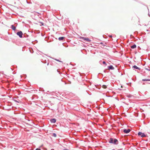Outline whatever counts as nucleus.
Segmentation results:
<instances>
[{"label":"nucleus","mask_w":150,"mask_h":150,"mask_svg":"<svg viewBox=\"0 0 150 150\" xmlns=\"http://www.w3.org/2000/svg\"><path fill=\"white\" fill-rule=\"evenodd\" d=\"M16 34L19 36V38L23 37V34L21 31H20L16 33Z\"/></svg>","instance_id":"nucleus-1"},{"label":"nucleus","mask_w":150,"mask_h":150,"mask_svg":"<svg viewBox=\"0 0 150 150\" xmlns=\"http://www.w3.org/2000/svg\"><path fill=\"white\" fill-rule=\"evenodd\" d=\"M139 136H140L142 137H146V135H145L144 133L142 132H139L138 134Z\"/></svg>","instance_id":"nucleus-2"},{"label":"nucleus","mask_w":150,"mask_h":150,"mask_svg":"<svg viewBox=\"0 0 150 150\" xmlns=\"http://www.w3.org/2000/svg\"><path fill=\"white\" fill-rule=\"evenodd\" d=\"M83 40L86 42H89L91 41V40L89 38H82Z\"/></svg>","instance_id":"nucleus-3"},{"label":"nucleus","mask_w":150,"mask_h":150,"mask_svg":"<svg viewBox=\"0 0 150 150\" xmlns=\"http://www.w3.org/2000/svg\"><path fill=\"white\" fill-rule=\"evenodd\" d=\"M130 131V130L129 129H124L123 130L124 132L125 133H129Z\"/></svg>","instance_id":"nucleus-4"},{"label":"nucleus","mask_w":150,"mask_h":150,"mask_svg":"<svg viewBox=\"0 0 150 150\" xmlns=\"http://www.w3.org/2000/svg\"><path fill=\"white\" fill-rule=\"evenodd\" d=\"M113 144H118V140L116 139H114Z\"/></svg>","instance_id":"nucleus-5"},{"label":"nucleus","mask_w":150,"mask_h":150,"mask_svg":"<svg viewBox=\"0 0 150 150\" xmlns=\"http://www.w3.org/2000/svg\"><path fill=\"white\" fill-rule=\"evenodd\" d=\"M11 28L13 30H15L16 29V27L13 25H11Z\"/></svg>","instance_id":"nucleus-6"},{"label":"nucleus","mask_w":150,"mask_h":150,"mask_svg":"<svg viewBox=\"0 0 150 150\" xmlns=\"http://www.w3.org/2000/svg\"><path fill=\"white\" fill-rule=\"evenodd\" d=\"M50 122L52 123H55L56 122V120L55 119H52L50 120Z\"/></svg>","instance_id":"nucleus-7"},{"label":"nucleus","mask_w":150,"mask_h":150,"mask_svg":"<svg viewBox=\"0 0 150 150\" xmlns=\"http://www.w3.org/2000/svg\"><path fill=\"white\" fill-rule=\"evenodd\" d=\"M114 140L112 138H111L110 139V140L109 141V142L110 143H113Z\"/></svg>","instance_id":"nucleus-8"},{"label":"nucleus","mask_w":150,"mask_h":150,"mask_svg":"<svg viewBox=\"0 0 150 150\" xmlns=\"http://www.w3.org/2000/svg\"><path fill=\"white\" fill-rule=\"evenodd\" d=\"M23 35L24 38H27L29 37V35L26 33H24Z\"/></svg>","instance_id":"nucleus-9"},{"label":"nucleus","mask_w":150,"mask_h":150,"mask_svg":"<svg viewBox=\"0 0 150 150\" xmlns=\"http://www.w3.org/2000/svg\"><path fill=\"white\" fill-rule=\"evenodd\" d=\"M109 69H114V68L112 66L110 65V66L108 67Z\"/></svg>","instance_id":"nucleus-10"},{"label":"nucleus","mask_w":150,"mask_h":150,"mask_svg":"<svg viewBox=\"0 0 150 150\" xmlns=\"http://www.w3.org/2000/svg\"><path fill=\"white\" fill-rule=\"evenodd\" d=\"M143 81H150V79H142Z\"/></svg>","instance_id":"nucleus-11"},{"label":"nucleus","mask_w":150,"mask_h":150,"mask_svg":"<svg viewBox=\"0 0 150 150\" xmlns=\"http://www.w3.org/2000/svg\"><path fill=\"white\" fill-rule=\"evenodd\" d=\"M102 88L104 89H106L107 88V86L106 85H102Z\"/></svg>","instance_id":"nucleus-12"},{"label":"nucleus","mask_w":150,"mask_h":150,"mask_svg":"<svg viewBox=\"0 0 150 150\" xmlns=\"http://www.w3.org/2000/svg\"><path fill=\"white\" fill-rule=\"evenodd\" d=\"M136 47V45H133L131 46V48L134 49Z\"/></svg>","instance_id":"nucleus-13"},{"label":"nucleus","mask_w":150,"mask_h":150,"mask_svg":"<svg viewBox=\"0 0 150 150\" xmlns=\"http://www.w3.org/2000/svg\"><path fill=\"white\" fill-rule=\"evenodd\" d=\"M133 67L135 68V69H139V70L140 69L139 68H138V67H137V66H133Z\"/></svg>","instance_id":"nucleus-14"},{"label":"nucleus","mask_w":150,"mask_h":150,"mask_svg":"<svg viewBox=\"0 0 150 150\" xmlns=\"http://www.w3.org/2000/svg\"><path fill=\"white\" fill-rule=\"evenodd\" d=\"M64 38H58L59 40L60 41L63 40Z\"/></svg>","instance_id":"nucleus-15"},{"label":"nucleus","mask_w":150,"mask_h":150,"mask_svg":"<svg viewBox=\"0 0 150 150\" xmlns=\"http://www.w3.org/2000/svg\"><path fill=\"white\" fill-rule=\"evenodd\" d=\"M53 136L54 137H56L57 135L55 133H54L53 134Z\"/></svg>","instance_id":"nucleus-16"},{"label":"nucleus","mask_w":150,"mask_h":150,"mask_svg":"<svg viewBox=\"0 0 150 150\" xmlns=\"http://www.w3.org/2000/svg\"><path fill=\"white\" fill-rule=\"evenodd\" d=\"M103 63L104 64H105L106 66L107 65V64L105 63V61L103 62Z\"/></svg>","instance_id":"nucleus-17"},{"label":"nucleus","mask_w":150,"mask_h":150,"mask_svg":"<svg viewBox=\"0 0 150 150\" xmlns=\"http://www.w3.org/2000/svg\"><path fill=\"white\" fill-rule=\"evenodd\" d=\"M109 38H112V35H108Z\"/></svg>","instance_id":"nucleus-18"},{"label":"nucleus","mask_w":150,"mask_h":150,"mask_svg":"<svg viewBox=\"0 0 150 150\" xmlns=\"http://www.w3.org/2000/svg\"><path fill=\"white\" fill-rule=\"evenodd\" d=\"M40 23L42 25H44V23H42V22H40Z\"/></svg>","instance_id":"nucleus-19"},{"label":"nucleus","mask_w":150,"mask_h":150,"mask_svg":"<svg viewBox=\"0 0 150 150\" xmlns=\"http://www.w3.org/2000/svg\"><path fill=\"white\" fill-rule=\"evenodd\" d=\"M35 150H41L39 148H37Z\"/></svg>","instance_id":"nucleus-20"},{"label":"nucleus","mask_w":150,"mask_h":150,"mask_svg":"<svg viewBox=\"0 0 150 150\" xmlns=\"http://www.w3.org/2000/svg\"><path fill=\"white\" fill-rule=\"evenodd\" d=\"M105 35H103V38H105Z\"/></svg>","instance_id":"nucleus-21"},{"label":"nucleus","mask_w":150,"mask_h":150,"mask_svg":"<svg viewBox=\"0 0 150 150\" xmlns=\"http://www.w3.org/2000/svg\"><path fill=\"white\" fill-rule=\"evenodd\" d=\"M59 38H65V37H64L62 36V37H59Z\"/></svg>","instance_id":"nucleus-22"},{"label":"nucleus","mask_w":150,"mask_h":150,"mask_svg":"<svg viewBox=\"0 0 150 150\" xmlns=\"http://www.w3.org/2000/svg\"><path fill=\"white\" fill-rule=\"evenodd\" d=\"M79 38H84V37H79Z\"/></svg>","instance_id":"nucleus-23"},{"label":"nucleus","mask_w":150,"mask_h":150,"mask_svg":"<svg viewBox=\"0 0 150 150\" xmlns=\"http://www.w3.org/2000/svg\"><path fill=\"white\" fill-rule=\"evenodd\" d=\"M131 36H132V35H130V37H131Z\"/></svg>","instance_id":"nucleus-24"},{"label":"nucleus","mask_w":150,"mask_h":150,"mask_svg":"<svg viewBox=\"0 0 150 150\" xmlns=\"http://www.w3.org/2000/svg\"><path fill=\"white\" fill-rule=\"evenodd\" d=\"M121 88L123 87H122V86H121Z\"/></svg>","instance_id":"nucleus-25"},{"label":"nucleus","mask_w":150,"mask_h":150,"mask_svg":"<svg viewBox=\"0 0 150 150\" xmlns=\"http://www.w3.org/2000/svg\"><path fill=\"white\" fill-rule=\"evenodd\" d=\"M149 16L150 17V14L149 15Z\"/></svg>","instance_id":"nucleus-26"},{"label":"nucleus","mask_w":150,"mask_h":150,"mask_svg":"<svg viewBox=\"0 0 150 150\" xmlns=\"http://www.w3.org/2000/svg\"><path fill=\"white\" fill-rule=\"evenodd\" d=\"M132 38H134L135 37H133Z\"/></svg>","instance_id":"nucleus-27"}]
</instances>
